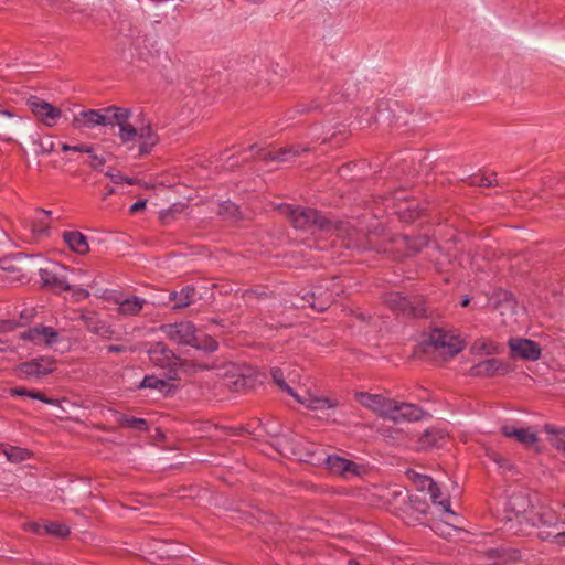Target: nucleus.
<instances>
[{
    "label": "nucleus",
    "instance_id": "nucleus-1",
    "mask_svg": "<svg viewBox=\"0 0 565 565\" xmlns=\"http://www.w3.org/2000/svg\"><path fill=\"white\" fill-rule=\"evenodd\" d=\"M114 111L110 126L118 127L117 136L121 143L130 151L138 147L136 157L149 153L158 142V136L150 125L137 127L131 124V110L129 108L117 107Z\"/></svg>",
    "mask_w": 565,
    "mask_h": 565
},
{
    "label": "nucleus",
    "instance_id": "nucleus-2",
    "mask_svg": "<svg viewBox=\"0 0 565 565\" xmlns=\"http://www.w3.org/2000/svg\"><path fill=\"white\" fill-rule=\"evenodd\" d=\"M161 331L170 341L181 345H191L205 352H214L218 348V343L212 337L199 335L191 321L163 324Z\"/></svg>",
    "mask_w": 565,
    "mask_h": 565
},
{
    "label": "nucleus",
    "instance_id": "nucleus-3",
    "mask_svg": "<svg viewBox=\"0 0 565 565\" xmlns=\"http://www.w3.org/2000/svg\"><path fill=\"white\" fill-rule=\"evenodd\" d=\"M386 306L397 315L406 318H428L431 310L423 296L405 297L401 292L391 291L384 296Z\"/></svg>",
    "mask_w": 565,
    "mask_h": 565
},
{
    "label": "nucleus",
    "instance_id": "nucleus-4",
    "mask_svg": "<svg viewBox=\"0 0 565 565\" xmlns=\"http://www.w3.org/2000/svg\"><path fill=\"white\" fill-rule=\"evenodd\" d=\"M429 344L445 359L454 358L465 348V343L459 335L449 333L441 328L431 329Z\"/></svg>",
    "mask_w": 565,
    "mask_h": 565
},
{
    "label": "nucleus",
    "instance_id": "nucleus-5",
    "mask_svg": "<svg viewBox=\"0 0 565 565\" xmlns=\"http://www.w3.org/2000/svg\"><path fill=\"white\" fill-rule=\"evenodd\" d=\"M117 106H109L102 109L82 110L74 115L72 125L76 129H93L97 126H110Z\"/></svg>",
    "mask_w": 565,
    "mask_h": 565
},
{
    "label": "nucleus",
    "instance_id": "nucleus-6",
    "mask_svg": "<svg viewBox=\"0 0 565 565\" xmlns=\"http://www.w3.org/2000/svg\"><path fill=\"white\" fill-rule=\"evenodd\" d=\"M324 467L329 473L339 476L345 480L353 477H361L365 472V468L363 466L339 455L327 456L324 459Z\"/></svg>",
    "mask_w": 565,
    "mask_h": 565
},
{
    "label": "nucleus",
    "instance_id": "nucleus-7",
    "mask_svg": "<svg viewBox=\"0 0 565 565\" xmlns=\"http://www.w3.org/2000/svg\"><path fill=\"white\" fill-rule=\"evenodd\" d=\"M282 213H285L295 228L310 232L315 234L318 226V213L315 210L306 209L301 206H291L286 205L281 209Z\"/></svg>",
    "mask_w": 565,
    "mask_h": 565
},
{
    "label": "nucleus",
    "instance_id": "nucleus-8",
    "mask_svg": "<svg viewBox=\"0 0 565 565\" xmlns=\"http://www.w3.org/2000/svg\"><path fill=\"white\" fill-rule=\"evenodd\" d=\"M150 362L160 369L167 370L169 379H173V375L179 363V358L168 348L163 342H157L148 350Z\"/></svg>",
    "mask_w": 565,
    "mask_h": 565
},
{
    "label": "nucleus",
    "instance_id": "nucleus-9",
    "mask_svg": "<svg viewBox=\"0 0 565 565\" xmlns=\"http://www.w3.org/2000/svg\"><path fill=\"white\" fill-rule=\"evenodd\" d=\"M343 406L337 397L320 396V425L343 424L347 419Z\"/></svg>",
    "mask_w": 565,
    "mask_h": 565
},
{
    "label": "nucleus",
    "instance_id": "nucleus-10",
    "mask_svg": "<svg viewBox=\"0 0 565 565\" xmlns=\"http://www.w3.org/2000/svg\"><path fill=\"white\" fill-rule=\"evenodd\" d=\"M55 362L51 358H39L29 362L21 363L18 366V373L21 377H42L50 374L55 369Z\"/></svg>",
    "mask_w": 565,
    "mask_h": 565
},
{
    "label": "nucleus",
    "instance_id": "nucleus-11",
    "mask_svg": "<svg viewBox=\"0 0 565 565\" xmlns=\"http://www.w3.org/2000/svg\"><path fill=\"white\" fill-rule=\"evenodd\" d=\"M270 374L276 385L289 395L294 396L300 404L305 405L309 409L318 408V397L312 395L309 391H305L303 394L295 392L294 388L286 383L284 373L280 369H271Z\"/></svg>",
    "mask_w": 565,
    "mask_h": 565
},
{
    "label": "nucleus",
    "instance_id": "nucleus-12",
    "mask_svg": "<svg viewBox=\"0 0 565 565\" xmlns=\"http://www.w3.org/2000/svg\"><path fill=\"white\" fill-rule=\"evenodd\" d=\"M510 371L509 363L497 359H486L470 369V374L480 377H493L504 375Z\"/></svg>",
    "mask_w": 565,
    "mask_h": 565
},
{
    "label": "nucleus",
    "instance_id": "nucleus-13",
    "mask_svg": "<svg viewBox=\"0 0 565 565\" xmlns=\"http://www.w3.org/2000/svg\"><path fill=\"white\" fill-rule=\"evenodd\" d=\"M66 270L60 264H54L52 268H41L39 270V276L42 284L46 287L58 288L62 290H73V285L67 282L65 275L63 274Z\"/></svg>",
    "mask_w": 565,
    "mask_h": 565
},
{
    "label": "nucleus",
    "instance_id": "nucleus-14",
    "mask_svg": "<svg viewBox=\"0 0 565 565\" xmlns=\"http://www.w3.org/2000/svg\"><path fill=\"white\" fill-rule=\"evenodd\" d=\"M29 106L32 113L46 126L51 127L56 124V121L61 118L62 111L61 109L54 107L50 103L33 98L29 100Z\"/></svg>",
    "mask_w": 565,
    "mask_h": 565
},
{
    "label": "nucleus",
    "instance_id": "nucleus-15",
    "mask_svg": "<svg viewBox=\"0 0 565 565\" xmlns=\"http://www.w3.org/2000/svg\"><path fill=\"white\" fill-rule=\"evenodd\" d=\"M21 338L34 345L51 347L57 342L60 335L52 327L36 326L23 332Z\"/></svg>",
    "mask_w": 565,
    "mask_h": 565
},
{
    "label": "nucleus",
    "instance_id": "nucleus-16",
    "mask_svg": "<svg viewBox=\"0 0 565 565\" xmlns=\"http://www.w3.org/2000/svg\"><path fill=\"white\" fill-rule=\"evenodd\" d=\"M509 348L514 358L526 361H536L541 356L539 343L529 339H510Z\"/></svg>",
    "mask_w": 565,
    "mask_h": 565
},
{
    "label": "nucleus",
    "instance_id": "nucleus-17",
    "mask_svg": "<svg viewBox=\"0 0 565 565\" xmlns=\"http://www.w3.org/2000/svg\"><path fill=\"white\" fill-rule=\"evenodd\" d=\"M424 414L425 412L415 404L398 403L396 401H393V404L391 405V411H388L387 416L394 422H417L424 417Z\"/></svg>",
    "mask_w": 565,
    "mask_h": 565
},
{
    "label": "nucleus",
    "instance_id": "nucleus-18",
    "mask_svg": "<svg viewBox=\"0 0 565 565\" xmlns=\"http://www.w3.org/2000/svg\"><path fill=\"white\" fill-rule=\"evenodd\" d=\"M501 434L507 438H513L522 446L529 448L537 440V433L532 427L518 428L513 425L505 424L501 427Z\"/></svg>",
    "mask_w": 565,
    "mask_h": 565
},
{
    "label": "nucleus",
    "instance_id": "nucleus-19",
    "mask_svg": "<svg viewBox=\"0 0 565 565\" xmlns=\"http://www.w3.org/2000/svg\"><path fill=\"white\" fill-rule=\"evenodd\" d=\"M356 399L361 405L385 415H388V411H391V405L393 404L392 399H386L382 395L364 392L358 393Z\"/></svg>",
    "mask_w": 565,
    "mask_h": 565
},
{
    "label": "nucleus",
    "instance_id": "nucleus-20",
    "mask_svg": "<svg viewBox=\"0 0 565 565\" xmlns=\"http://www.w3.org/2000/svg\"><path fill=\"white\" fill-rule=\"evenodd\" d=\"M349 131L344 125H338L333 131L331 129L323 128V137L320 141V152H326V146H330L334 149H339L343 146L348 139Z\"/></svg>",
    "mask_w": 565,
    "mask_h": 565
},
{
    "label": "nucleus",
    "instance_id": "nucleus-21",
    "mask_svg": "<svg viewBox=\"0 0 565 565\" xmlns=\"http://www.w3.org/2000/svg\"><path fill=\"white\" fill-rule=\"evenodd\" d=\"M427 493L429 494L431 502L438 505L440 511L448 515L446 523H449L452 519L458 518V515L451 510L449 498L444 497L437 482L434 484V487H431V489H429V491H427Z\"/></svg>",
    "mask_w": 565,
    "mask_h": 565
},
{
    "label": "nucleus",
    "instance_id": "nucleus-22",
    "mask_svg": "<svg viewBox=\"0 0 565 565\" xmlns=\"http://www.w3.org/2000/svg\"><path fill=\"white\" fill-rule=\"evenodd\" d=\"M63 239L65 244L78 255H85L89 252L87 238L81 232H64Z\"/></svg>",
    "mask_w": 565,
    "mask_h": 565
},
{
    "label": "nucleus",
    "instance_id": "nucleus-23",
    "mask_svg": "<svg viewBox=\"0 0 565 565\" xmlns=\"http://www.w3.org/2000/svg\"><path fill=\"white\" fill-rule=\"evenodd\" d=\"M52 212L46 210L36 211V217L31 224V231L34 237L40 238L49 235Z\"/></svg>",
    "mask_w": 565,
    "mask_h": 565
},
{
    "label": "nucleus",
    "instance_id": "nucleus-24",
    "mask_svg": "<svg viewBox=\"0 0 565 565\" xmlns=\"http://www.w3.org/2000/svg\"><path fill=\"white\" fill-rule=\"evenodd\" d=\"M116 303L118 305V310L121 315L136 316L142 310L147 300L137 296H131L121 300L117 299Z\"/></svg>",
    "mask_w": 565,
    "mask_h": 565
},
{
    "label": "nucleus",
    "instance_id": "nucleus-25",
    "mask_svg": "<svg viewBox=\"0 0 565 565\" xmlns=\"http://www.w3.org/2000/svg\"><path fill=\"white\" fill-rule=\"evenodd\" d=\"M298 154H299V149L298 148L286 147V148H281L280 150H278L276 152H266L262 157V160L265 163H270V162H288L292 158L297 157Z\"/></svg>",
    "mask_w": 565,
    "mask_h": 565
},
{
    "label": "nucleus",
    "instance_id": "nucleus-26",
    "mask_svg": "<svg viewBox=\"0 0 565 565\" xmlns=\"http://www.w3.org/2000/svg\"><path fill=\"white\" fill-rule=\"evenodd\" d=\"M195 290L192 286H185L180 291H172L169 300L175 302L174 308L188 307L194 299Z\"/></svg>",
    "mask_w": 565,
    "mask_h": 565
},
{
    "label": "nucleus",
    "instance_id": "nucleus-27",
    "mask_svg": "<svg viewBox=\"0 0 565 565\" xmlns=\"http://www.w3.org/2000/svg\"><path fill=\"white\" fill-rule=\"evenodd\" d=\"M116 422L122 427H129L138 431H147L149 426L146 419L116 413Z\"/></svg>",
    "mask_w": 565,
    "mask_h": 565
},
{
    "label": "nucleus",
    "instance_id": "nucleus-28",
    "mask_svg": "<svg viewBox=\"0 0 565 565\" xmlns=\"http://www.w3.org/2000/svg\"><path fill=\"white\" fill-rule=\"evenodd\" d=\"M407 509L423 516L427 514L429 504L424 495L413 493L408 495Z\"/></svg>",
    "mask_w": 565,
    "mask_h": 565
},
{
    "label": "nucleus",
    "instance_id": "nucleus-29",
    "mask_svg": "<svg viewBox=\"0 0 565 565\" xmlns=\"http://www.w3.org/2000/svg\"><path fill=\"white\" fill-rule=\"evenodd\" d=\"M0 450L11 462H21L30 457V451L25 448L0 445Z\"/></svg>",
    "mask_w": 565,
    "mask_h": 565
},
{
    "label": "nucleus",
    "instance_id": "nucleus-30",
    "mask_svg": "<svg viewBox=\"0 0 565 565\" xmlns=\"http://www.w3.org/2000/svg\"><path fill=\"white\" fill-rule=\"evenodd\" d=\"M545 431L551 435V445L565 456V429H554L553 426L545 425Z\"/></svg>",
    "mask_w": 565,
    "mask_h": 565
},
{
    "label": "nucleus",
    "instance_id": "nucleus-31",
    "mask_svg": "<svg viewBox=\"0 0 565 565\" xmlns=\"http://www.w3.org/2000/svg\"><path fill=\"white\" fill-rule=\"evenodd\" d=\"M510 509L516 514L525 513L531 507V502L523 493H513L509 499Z\"/></svg>",
    "mask_w": 565,
    "mask_h": 565
},
{
    "label": "nucleus",
    "instance_id": "nucleus-32",
    "mask_svg": "<svg viewBox=\"0 0 565 565\" xmlns=\"http://www.w3.org/2000/svg\"><path fill=\"white\" fill-rule=\"evenodd\" d=\"M393 242H402L407 245L414 253H417L424 247L428 246L429 239L427 236H417L411 239L408 236L402 235L394 237Z\"/></svg>",
    "mask_w": 565,
    "mask_h": 565
},
{
    "label": "nucleus",
    "instance_id": "nucleus-33",
    "mask_svg": "<svg viewBox=\"0 0 565 565\" xmlns=\"http://www.w3.org/2000/svg\"><path fill=\"white\" fill-rule=\"evenodd\" d=\"M439 439H443V435L439 431L426 429L418 438V443L422 448H430L437 446Z\"/></svg>",
    "mask_w": 565,
    "mask_h": 565
},
{
    "label": "nucleus",
    "instance_id": "nucleus-34",
    "mask_svg": "<svg viewBox=\"0 0 565 565\" xmlns=\"http://www.w3.org/2000/svg\"><path fill=\"white\" fill-rule=\"evenodd\" d=\"M140 387L142 388H152L158 390L159 392H164L169 388V383L162 379H159L154 375H147L143 377Z\"/></svg>",
    "mask_w": 565,
    "mask_h": 565
},
{
    "label": "nucleus",
    "instance_id": "nucleus-35",
    "mask_svg": "<svg viewBox=\"0 0 565 565\" xmlns=\"http://www.w3.org/2000/svg\"><path fill=\"white\" fill-rule=\"evenodd\" d=\"M44 533L55 537L64 539L68 536L70 529L67 525L58 522H49L44 524Z\"/></svg>",
    "mask_w": 565,
    "mask_h": 565
},
{
    "label": "nucleus",
    "instance_id": "nucleus-36",
    "mask_svg": "<svg viewBox=\"0 0 565 565\" xmlns=\"http://www.w3.org/2000/svg\"><path fill=\"white\" fill-rule=\"evenodd\" d=\"M218 214L228 220H236L239 217V210L235 203L225 201L218 205Z\"/></svg>",
    "mask_w": 565,
    "mask_h": 565
},
{
    "label": "nucleus",
    "instance_id": "nucleus-37",
    "mask_svg": "<svg viewBox=\"0 0 565 565\" xmlns=\"http://www.w3.org/2000/svg\"><path fill=\"white\" fill-rule=\"evenodd\" d=\"M106 177H108L111 180V182L115 184L127 183V184L132 185V184L138 183V180L125 177L121 174V172L116 171V170H108L106 172Z\"/></svg>",
    "mask_w": 565,
    "mask_h": 565
},
{
    "label": "nucleus",
    "instance_id": "nucleus-38",
    "mask_svg": "<svg viewBox=\"0 0 565 565\" xmlns=\"http://www.w3.org/2000/svg\"><path fill=\"white\" fill-rule=\"evenodd\" d=\"M468 179L470 185L490 188L495 181V175H470Z\"/></svg>",
    "mask_w": 565,
    "mask_h": 565
},
{
    "label": "nucleus",
    "instance_id": "nucleus-39",
    "mask_svg": "<svg viewBox=\"0 0 565 565\" xmlns=\"http://www.w3.org/2000/svg\"><path fill=\"white\" fill-rule=\"evenodd\" d=\"M61 150L64 152L73 151L77 153H92L93 152V146L86 145V143H77L74 146L62 143Z\"/></svg>",
    "mask_w": 565,
    "mask_h": 565
},
{
    "label": "nucleus",
    "instance_id": "nucleus-40",
    "mask_svg": "<svg viewBox=\"0 0 565 565\" xmlns=\"http://www.w3.org/2000/svg\"><path fill=\"white\" fill-rule=\"evenodd\" d=\"M88 159L85 161L93 169H100L105 164V159L102 156H98L93 147L92 153H86Z\"/></svg>",
    "mask_w": 565,
    "mask_h": 565
},
{
    "label": "nucleus",
    "instance_id": "nucleus-41",
    "mask_svg": "<svg viewBox=\"0 0 565 565\" xmlns=\"http://www.w3.org/2000/svg\"><path fill=\"white\" fill-rule=\"evenodd\" d=\"M366 241H367V246L364 247V249H375L376 253H379V254L391 253L390 243L376 245L375 243H373L371 237H367Z\"/></svg>",
    "mask_w": 565,
    "mask_h": 565
},
{
    "label": "nucleus",
    "instance_id": "nucleus-42",
    "mask_svg": "<svg viewBox=\"0 0 565 565\" xmlns=\"http://www.w3.org/2000/svg\"><path fill=\"white\" fill-rule=\"evenodd\" d=\"M435 483L436 482L434 481V479L428 476H419L417 480V484L420 491H429V489H431V487H434Z\"/></svg>",
    "mask_w": 565,
    "mask_h": 565
},
{
    "label": "nucleus",
    "instance_id": "nucleus-43",
    "mask_svg": "<svg viewBox=\"0 0 565 565\" xmlns=\"http://www.w3.org/2000/svg\"><path fill=\"white\" fill-rule=\"evenodd\" d=\"M71 291L73 292V297L75 298L76 301H81L89 297V291L82 287L73 286V290Z\"/></svg>",
    "mask_w": 565,
    "mask_h": 565
},
{
    "label": "nucleus",
    "instance_id": "nucleus-44",
    "mask_svg": "<svg viewBox=\"0 0 565 565\" xmlns=\"http://www.w3.org/2000/svg\"><path fill=\"white\" fill-rule=\"evenodd\" d=\"M24 529L26 531H30V532L39 534V535L44 534V524H40V523H36V522L26 523L24 525Z\"/></svg>",
    "mask_w": 565,
    "mask_h": 565
},
{
    "label": "nucleus",
    "instance_id": "nucleus-45",
    "mask_svg": "<svg viewBox=\"0 0 565 565\" xmlns=\"http://www.w3.org/2000/svg\"><path fill=\"white\" fill-rule=\"evenodd\" d=\"M491 459L499 465L500 468L509 469L511 467L510 461L501 456L500 454H493Z\"/></svg>",
    "mask_w": 565,
    "mask_h": 565
},
{
    "label": "nucleus",
    "instance_id": "nucleus-46",
    "mask_svg": "<svg viewBox=\"0 0 565 565\" xmlns=\"http://www.w3.org/2000/svg\"><path fill=\"white\" fill-rule=\"evenodd\" d=\"M28 396L31 398H34V399L42 401L43 403H46V404L54 403L53 399L45 397L44 394L39 391H29Z\"/></svg>",
    "mask_w": 565,
    "mask_h": 565
},
{
    "label": "nucleus",
    "instance_id": "nucleus-47",
    "mask_svg": "<svg viewBox=\"0 0 565 565\" xmlns=\"http://www.w3.org/2000/svg\"><path fill=\"white\" fill-rule=\"evenodd\" d=\"M28 396L31 398H34V399L42 401L43 403H46V404L54 403L53 399L45 397L44 394L39 391H29Z\"/></svg>",
    "mask_w": 565,
    "mask_h": 565
},
{
    "label": "nucleus",
    "instance_id": "nucleus-48",
    "mask_svg": "<svg viewBox=\"0 0 565 565\" xmlns=\"http://www.w3.org/2000/svg\"><path fill=\"white\" fill-rule=\"evenodd\" d=\"M284 74H285V68L280 67L278 64H276L273 70V75L268 76L267 81L269 83H274V82H276L277 78L282 77Z\"/></svg>",
    "mask_w": 565,
    "mask_h": 565
},
{
    "label": "nucleus",
    "instance_id": "nucleus-49",
    "mask_svg": "<svg viewBox=\"0 0 565 565\" xmlns=\"http://www.w3.org/2000/svg\"><path fill=\"white\" fill-rule=\"evenodd\" d=\"M319 226H320V241H321L322 235L328 234L331 231V224L327 218L320 216Z\"/></svg>",
    "mask_w": 565,
    "mask_h": 565
},
{
    "label": "nucleus",
    "instance_id": "nucleus-50",
    "mask_svg": "<svg viewBox=\"0 0 565 565\" xmlns=\"http://www.w3.org/2000/svg\"><path fill=\"white\" fill-rule=\"evenodd\" d=\"M552 542L558 546H565V532H559L553 535Z\"/></svg>",
    "mask_w": 565,
    "mask_h": 565
},
{
    "label": "nucleus",
    "instance_id": "nucleus-51",
    "mask_svg": "<svg viewBox=\"0 0 565 565\" xmlns=\"http://www.w3.org/2000/svg\"><path fill=\"white\" fill-rule=\"evenodd\" d=\"M146 204H147L146 200H140L130 206V212L138 213L146 207Z\"/></svg>",
    "mask_w": 565,
    "mask_h": 565
},
{
    "label": "nucleus",
    "instance_id": "nucleus-52",
    "mask_svg": "<svg viewBox=\"0 0 565 565\" xmlns=\"http://www.w3.org/2000/svg\"><path fill=\"white\" fill-rule=\"evenodd\" d=\"M54 150V142H50L47 145L41 143L40 146V153L41 154H47L51 153Z\"/></svg>",
    "mask_w": 565,
    "mask_h": 565
},
{
    "label": "nucleus",
    "instance_id": "nucleus-53",
    "mask_svg": "<svg viewBox=\"0 0 565 565\" xmlns=\"http://www.w3.org/2000/svg\"><path fill=\"white\" fill-rule=\"evenodd\" d=\"M340 228L335 227L332 230V233L330 234L331 238V246L334 247L338 244V241H340Z\"/></svg>",
    "mask_w": 565,
    "mask_h": 565
},
{
    "label": "nucleus",
    "instance_id": "nucleus-54",
    "mask_svg": "<svg viewBox=\"0 0 565 565\" xmlns=\"http://www.w3.org/2000/svg\"><path fill=\"white\" fill-rule=\"evenodd\" d=\"M248 150L254 154L262 159V157L265 154L263 153V148H260L257 143L252 145Z\"/></svg>",
    "mask_w": 565,
    "mask_h": 565
},
{
    "label": "nucleus",
    "instance_id": "nucleus-55",
    "mask_svg": "<svg viewBox=\"0 0 565 565\" xmlns=\"http://www.w3.org/2000/svg\"><path fill=\"white\" fill-rule=\"evenodd\" d=\"M29 391L22 387H15L11 390V394L14 396H28Z\"/></svg>",
    "mask_w": 565,
    "mask_h": 565
},
{
    "label": "nucleus",
    "instance_id": "nucleus-56",
    "mask_svg": "<svg viewBox=\"0 0 565 565\" xmlns=\"http://www.w3.org/2000/svg\"><path fill=\"white\" fill-rule=\"evenodd\" d=\"M539 537L543 541H551L553 540V535L550 532L541 531L539 533Z\"/></svg>",
    "mask_w": 565,
    "mask_h": 565
},
{
    "label": "nucleus",
    "instance_id": "nucleus-57",
    "mask_svg": "<svg viewBox=\"0 0 565 565\" xmlns=\"http://www.w3.org/2000/svg\"><path fill=\"white\" fill-rule=\"evenodd\" d=\"M108 352H114V353H119V352H124L125 351V347L122 345H109L108 348Z\"/></svg>",
    "mask_w": 565,
    "mask_h": 565
},
{
    "label": "nucleus",
    "instance_id": "nucleus-58",
    "mask_svg": "<svg viewBox=\"0 0 565 565\" xmlns=\"http://www.w3.org/2000/svg\"><path fill=\"white\" fill-rule=\"evenodd\" d=\"M115 193V189L114 188H108L107 191L102 195V200H107V198L111 194Z\"/></svg>",
    "mask_w": 565,
    "mask_h": 565
},
{
    "label": "nucleus",
    "instance_id": "nucleus-59",
    "mask_svg": "<svg viewBox=\"0 0 565 565\" xmlns=\"http://www.w3.org/2000/svg\"><path fill=\"white\" fill-rule=\"evenodd\" d=\"M0 115L6 116L8 118L13 117V114L9 109H2L1 107H0Z\"/></svg>",
    "mask_w": 565,
    "mask_h": 565
},
{
    "label": "nucleus",
    "instance_id": "nucleus-60",
    "mask_svg": "<svg viewBox=\"0 0 565 565\" xmlns=\"http://www.w3.org/2000/svg\"><path fill=\"white\" fill-rule=\"evenodd\" d=\"M78 278L86 275V271L83 269H77L73 271Z\"/></svg>",
    "mask_w": 565,
    "mask_h": 565
},
{
    "label": "nucleus",
    "instance_id": "nucleus-61",
    "mask_svg": "<svg viewBox=\"0 0 565 565\" xmlns=\"http://www.w3.org/2000/svg\"><path fill=\"white\" fill-rule=\"evenodd\" d=\"M469 303H470V298H469V297H465V298L461 300V302H460V305H461L462 307H467Z\"/></svg>",
    "mask_w": 565,
    "mask_h": 565
},
{
    "label": "nucleus",
    "instance_id": "nucleus-62",
    "mask_svg": "<svg viewBox=\"0 0 565 565\" xmlns=\"http://www.w3.org/2000/svg\"><path fill=\"white\" fill-rule=\"evenodd\" d=\"M340 245H341V246L343 245V246H345L347 248H350V247H351L350 242L344 243V241H343V239L340 242Z\"/></svg>",
    "mask_w": 565,
    "mask_h": 565
},
{
    "label": "nucleus",
    "instance_id": "nucleus-63",
    "mask_svg": "<svg viewBox=\"0 0 565 565\" xmlns=\"http://www.w3.org/2000/svg\"><path fill=\"white\" fill-rule=\"evenodd\" d=\"M348 565H360L355 559H350Z\"/></svg>",
    "mask_w": 565,
    "mask_h": 565
},
{
    "label": "nucleus",
    "instance_id": "nucleus-64",
    "mask_svg": "<svg viewBox=\"0 0 565 565\" xmlns=\"http://www.w3.org/2000/svg\"><path fill=\"white\" fill-rule=\"evenodd\" d=\"M171 211H179L178 205L173 204V207L171 209Z\"/></svg>",
    "mask_w": 565,
    "mask_h": 565
}]
</instances>
